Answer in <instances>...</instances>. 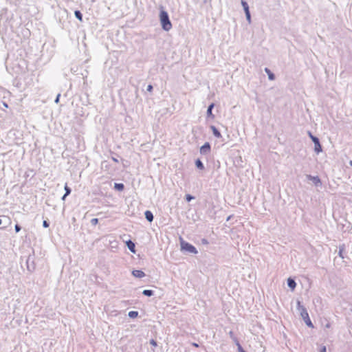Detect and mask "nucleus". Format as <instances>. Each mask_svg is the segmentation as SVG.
<instances>
[{
    "label": "nucleus",
    "mask_w": 352,
    "mask_h": 352,
    "mask_svg": "<svg viewBox=\"0 0 352 352\" xmlns=\"http://www.w3.org/2000/svg\"><path fill=\"white\" fill-rule=\"evenodd\" d=\"M160 20L162 27L164 30L169 31L172 28V23L169 19L168 14L167 12L163 10L162 7L160 13Z\"/></svg>",
    "instance_id": "1"
},
{
    "label": "nucleus",
    "mask_w": 352,
    "mask_h": 352,
    "mask_svg": "<svg viewBox=\"0 0 352 352\" xmlns=\"http://www.w3.org/2000/svg\"><path fill=\"white\" fill-rule=\"evenodd\" d=\"M298 310L300 311V316L302 318V319L304 320L306 324L309 327L314 328V324L309 318V314H308L306 308L300 305V301L298 302Z\"/></svg>",
    "instance_id": "2"
},
{
    "label": "nucleus",
    "mask_w": 352,
    "mask_h": 352,
    "mask_svg": "<svg viewBox=\"0 0 352 352\" xmlns=\"http://www.w3.org/2000/svg\"><path fill=\"white\" fill-rule=\"evenodd\" d=\"M181 247H182V250H185L189 252H191V253H193V254H197V249L191 244L187 243V242H185V241H182L181 242Z\"/></svg>",
    "instance_id": "3"
},
{
    "label": "nucleus",
    "mask_w": 352,
    "mask_h": 352,
    "mask_svg": "<svg viewBox=\"0 0 352 352\" xmlns=\"http://www.w3.org/2000/svg\"><path fill=\"white\" fill-rule=\"evenodd\" d=\"M210 152V144L208 142H206L201 148V154H207Z\"/></svg>",
    "instance_id": "4"
},
{
    "label": "nucleus",
    "mask_w": 352,
    "mask_h": 352,
    "mask_svg": "<svg viewBox=\"0 0 352 352\" xmlns=\"http://www.w3.org/2000/svg\"><path fill=\"white\" fill-rule=\"evenodd\" d=\"M309 136H310V138H311V140H313V142H314L315 144H318V148H316V151L317 153L320 152L322 149H321V146L320 144L318 139L316 137H314V135H312V134L311 133H309Z\"/></svg>",
    "instance_id": "5"
},
{
    "label": "nucleus",
    "mask_w": 352,
    "mask_h": 352,
    "mask_svg": "<svg viewBox=\"0 0 352 352\" xmlns=\"http://www.w3.org/2000/svg\"><path fill=\"white\" fill-rule=\"evenodd\" d=\"M242 6H243V7L244 8V10L245 12L246 16H247L248 19H250V14L249 7H248V3L245 1H242Z\"/></svg>",
    "instance_id": "6"
},
{
    "label": "nucleus",
    "mask_w": 352,
    "mask_h": 352,
    "mask_svg": "<svg viewBox=\"0 0 352 352\" xmlns=\"http://www.w3.org/2000/svg\"><path fill=\"white\" fill-rule=\"evenodd\" d=\"M132 274L137 278H142L145 276V274L142 270H133Z\"/></svg>",
    "instance_id": "7"
},
{
    "label": "nucleus",
    "mask_w": 352,
    "mask_h": 352,
    "mask_svg": "<svg viewBox=\"0 0 352 352\" xmlns=\"http://www.w3.org/2000/svg\"><path fill=\"white\" fill-rule=\"evenodd\" d=\"M126 245L128 247V248L131 250V252L133 253H135V244L133 242H132L131 241H128L126 242Z\"/></svg>",
    "instance_id": "8"
},
{
    "label": "nucleus",
    "mask_w": 352,
    "mask_h": 352,
    "mask_svg": "<svg viewBox=\"0 0 352 352\" xmlns=\"http://www.w3.org/2000/svg\"><path fill=\"white\" fill-rule=\"evenodd\" d=\"M308 177L309 179L313 181L316 186H318L321 184L320 179H319L318 177H313L309 175Z\"/></svg>",
    "instance_id": "9"
},
{
    "label": "nucleus",
    "mask_w": 352,
    "mask_h": 352,
    "mask_svg": "<svg viewBox=\"0 0 352 352\" xmlns=\"http://www.w3.org/2000/svg\"><path fill=\"white\" fill-rule=\"evenodd\" d=\"M211 129L212 131V133H213V135L216 137V138H221V133L218 131V129L214 126H211Z\"/></svg>",
    "instance_id": "10"
},
{
    "label": "nucleus",
    "mask_w": 352,
    "mask_h": 352,
    "mask_svg": "<svg viewBox=\"0 0 352 352\" xmlns=\"http://www.w3.org/2000/svg\"><path fill=\"white\" fill-rule=\"evenodd\" d=\"M145 217L149 222H151L153 220V213L149 210H146L145 212Z\"/></svg>",
    "instance_id": "11"
},
{
    "label": "nucleus",
    "mask_w": 352,
    "mask_h": 352,
    "mask_svg": "<svg viewBox=\"0 0 352 352\" xmlns=\"http://www.w3.org/2000/svg\"><path fill=\"white\" fill-rule=\"evenodd\" d=\"M287 284H288V286L292 289H294V288L296 287V282L292 279V278H288L287 280Z\"/></svg>",
    "instance_id": "12"
},
{
    "label": "nucleus",
    "mask_w": 352,
    "mask_h": 352,
    "mask_svg": "<svg viewBox=\"0 0 352 352\" xmlns=\"http://www.w3.org/2000/svg\"><path fill=\"white\" fill-rule=\"evenodd\" d=\"M195 165L200 170H203L204 168V164L199 159L195 161Z\"/></svg>",
    "instance_id": "13"
},
{
    "label": "nucleus",
    "mask_w": 352,
    "mask_h": 352,
    "mask_svg": "<svg viewBox=\"0 0 352 352\" xmlns=\"http://www.w3.org/2000/svg\"><path fill=\"white\" fill-rule=\"evenodd\" d=\"M265 71L268 74L269 79L273 80L274 79V75L271 72V71L268 68H265Z\"/></svg>",
    "instance_id": "14"
},
{
    "label": "nucleus",
    "mask_w": 352,
    "mask_h": 352,
    "mask_svg": "<svg viewBox=\"0 0 352 352\" xmlns=\"http://www.w3.org/2000/svg\"><path fill=\"white\" fill-rule=\"evenodd\" d=\"M75 16L80 21H82V14L80 13V12L79 10H76L75 12Z\"/></svg>",
    "instance_id": "15"
},
{
    "label": "nucleus",
    "mask_w": 352,
    "mask_h": 352,
    "mask_svg": "<svg viewBox=\"0 0 352 352\" xmlns=\"http://www.w3.org/2000/svg\"><path fill=\"white\" fill-rule=\"evenodd\" d=\"M114 187L116 189L120 190V191H122L123 190L124 186V184H115L114 185Z\"/></svg>",
    "instance_id": "16"
},
{
    "label": "nucleus",
    "mask_w": 352,
    "mask_h": 352,
    "mask_svg": "<svg viewBox=\"0 0 352 352\" xmlns=\"http://www.w3.org/2000/svg\"><path fill=\"white\" fill-rule=\"evenodd\" d=\"M65 194L63 197V199H65V197L69 195L71 192V189L67 186V184L65 186Z\"/></svg>",
    "instance_id": "17"
},
{
    "label": "nucleus",
    "mask_w": 352,
    "mask_h": 352,
    "mask_svg": "<svg viewBox=\"0 0 352 352\" xmlns=\"http://www.w3.org/2000/svg\"><path fill=\"white\" fill-rule=\"evenodd\" d=\"M214 107V104H211L208 108V110H207V114L208 116H211V117H213L212 114V108Z\"/></svg>",
    "instance_id": "18"
},
{
    "label": "nucleus",
    "mask_w": 352,
    "mask_h": 352,
    "mask_svg": "<svg viewBox=\"0 0 352 352\" xmlns=\"http://www.w3.org/2000/svg\"><path fill=\"white\" fill-rule=\"evenodd\" d=\"M138 312L135 311H131L129 313V316L132 318H136L138 316Z\"/></svg>",
    "instance_id": "19"
},
{
    "label": "nucleus",
    "mask_w": 352,
    "mask_h": 352,
    "mask_svg": "<svg viewBox=\"0 0 352 352\" xmlns=\"http://www.w3.org/2000/svg\"><path fill=\"white\" fill-rule=\"evenodd\" d=\"M153 294L152 290L145 289L143 291V294L145 296H151Z\"/></svg>",
    "instance_id": "20"
},
{
    "label": "nucleus",
    "mask_w": 352,
    "mask_h": 352,
    "mask_svg": "<svg viewBox=\"0 0 352 352\" xmlns=\"http://www.w3.org/2000/svg\"><path fill=\"white\" fill-rule=\"evenodd\" d=\"M236 344L237 346V348H238V351L239 352H245L243 349L242 348L241 345L240 344V343L238 342V340H236Z\"/></svg>",
    "instance_id": "21"
},
{
    "label": "nucleus",
    "mask_w": 352,
    "mask_h": 352,
    "mask_svg": "<svg viewBox=\"0 0 352 352\" xmlns=\"http://www.w3.org/2000/svg\"><path fill=\"white\" fill-rule=\"evenodd\" d=\"M91 223L92 225L96 226L98 223V219L97 218L92 219Z\"/></svg>",
    "instance_id": "22"
},
{
    "label": "nucleus",
    "mask_w": 352,
    "mask_h": 352,
    "mask_svg": "<svg viewBox=\"0 0 352 352\" xmlns=\"http://www.w3.org/2000/svg\"><path fill=\"white\" fill-rule=\"evenodd\" d=\"M194 197L191 196L190 195H186V199L187 201H190Z\"/></svg>",
    "instance_id": "23"
},
{
    "label": "nucleus",
    "mask_w": 352,
    "mask_h": 352,
    "mask_svg": "<svg viewBox=\"0 0 352 352\" xmlns=\"http://www.w3.org/2000/svg\"><path fill=\"white\" fill-rule=\"evenodd\" d=\"M15 230L16 232H19L21 230V227L18 224L15 225Z\"/></svg>",
    "instance_id": "24"
},
{
    "label": "nucleus",
    "mask_w": 352,
    "mask_h": 352,
    "mask_svg": "<svg viewBox=\"0 0 352 352\" xmlns=\"http://www.w3.org/2000/svg\"><path fill=\"white\" fill-rule=\"evenodd\" d=\"M43 226L45 227V228H48L49 227V223H47V221H44L43 222Z\"/></svg>",
    "instance_id": "25"
},
{
    "label": "nucleus",
    "mask_w": 352,
    "mask_h": 352,
    "mask_svg": "<svg viewBox=\"0 0 352 352\" xmlns=\"http://www.w3.org/2000/svg\"><path fill=\"white\" fill-rule=\"evenodd\" d=\"M150 343L151 344H152L153 346H157V342L154 340H151L150 341Z\"/></svg>",
    "instance_id": "26"
},
{
    "label": "nucleus",
    "mask_w": 352,
    "mask_h": 352,
    "mask_svg": "<svg viewBox=\"0 0 352 352\" xmlns=\"http://www.w3.org/2000/svg\"><path fill=\"white\" fill-rule=\"evenodd\" d=\"M152 90H153V86L151 85H148L147 91L151 92V91H152Z\"/></svg>",
    "instance_id": "27"
},
{
    "label": "nucleus",
    "mask_w": 352,
    "mask_h": 352,
    "mask_svg": "<svg viewBox=\"0 0 352 352\" xmlns=\"http://www.w3.org/2000/svg\"><path fill=\"white\" fill-rule=\"evenodd\" d=\"M327 351V349H326V347L324 346H322L320 350V352H326Z\"/></svg>",
    "instance_id": "28"
},
{
    "label": "nucleus",
    "mask_w": 352,
    "mask_h": 352,
    "mask_svg": "<svg viewBox=\"0 0 352 352\" xmlns=\"http://www.w3.org/2000/svg\"><path fill=\"white\" fill-rule=\"evenodd\" d=\"M59 97H60V95H58V96L56 97V100H55V102H56V103H58V101H59Z\"/></svg>",
    "instance_id": "29"
},
{
    "label": "nucleus",
    "mask_w": 352,
    "mask_h": 352,
    "mask_svg": "<svg viewBox=\"0 0 352 352\" xmlns=\"http://www.w3.org/2000/svg\"><path fill=\"white\" fill-rule=\"evenodd\" d=\"M192 345L195 347H198L199 345L197 343H192Z\"/></svg>",
    "instance_id": "30"
},
{
    "label": "nucleus",
    "mask_w": 352,
    "mask_h": 352,
    "mask_svg": "<svg viewBox=\"0 0 352 352\" xmlns=\"http://www.w3.org/2000/svg\"><path fill=\"white\" fill-rule=\"evenodd\" d=\"M318 148V144H315V148Z\"/></svg>",
    "instance_id": "31"
},
{
    "label": "nucleus",
    "mask_w": 352,
    "mask_h": 352,
    "mask_svg": "<svg viewBox=\"0 0 352 352\" xmlns=\"http://www.w3.org/2000/svg\"><path fill=\"white\" fill-rule=\"evenodd\" d=\"M6 107H8V104L6 103L3 104Z\"/></svg>",
    "instance_id": "32"
},
{
    "label": "nucleus",
    "mask_w": 352,
    "mask_h": 352,
    "mask_svg": "<svg viewBox=\"0 0 352 352\" xmlns=\"http://www.w3.org/2000/svg\"><path fill=\"white\" fill-rule=\"evenodd\" d=\"M329 327H330V325H329V324H327V327H328V328H329Z\"/></svg>",
    "instance_id": "33"
},
{
    "label": "nucleus",
    "mask_w": 352,
    "mask_h": 352,
    "mask_svg": "<svg viewBox=\"0 0 352 352\" xmlns=\"http://www.w3.org/2000/svg\"><path fill=\"white\" fill-rule=\"evenodd\" d=\"M2 223V221L1 219H0V225Z\"/></svg>",
    "instance_id": "34"
},
{
    "label": "nucleus",
    "mask_w": 352,
    "mask_h": 352,
    "mask_svg": "<svg viewBox=\"0 0 352 352\" xmlns=\"http://www.w3.org/2000/svg\"><path fill=\"white\" fill-rule=\"evenodd\" d=\"M351 165L352 166V161L350 162Z\"/></svg>",
    "instance_id": "35"
}]
</instances>
